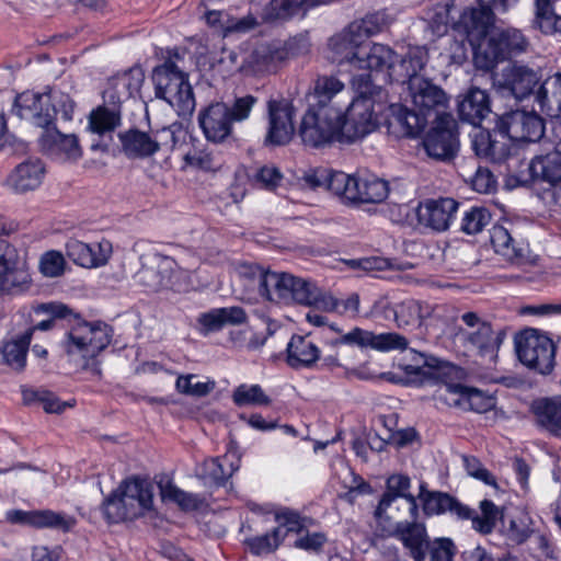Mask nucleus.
<instances>
[{
  "instance_id": "nucleus-1",
  "label": "nucleus",
  "mask_w": 561,
  "mask_h": 561,
  "mask_svg": "<svg viewBox=\"0 0 561 561\" xmlns=\"http://www.w3.org/2000/svg\"><path fill=\"white\" fill-rule=\"evenodd\" d=\"M75 107V101L59 90L53 89L44 93L26 91L15 98L13 113L45 129L42 142L51 153L62 154L68 160H77L81 157L77 136L49 128L58 115L66 122L71 121Z\"/></svg>"
},
{
  "instance_id": "nucleus-2",
  "label": "nucleus",
  "mask_w": 561,
  "mask_h": 561,
  "mask_svg": "<svg viewBox=\"0 0 561 561\" xmlns=\"http://www.w3.org/2000/svg\"><path fill=\"white\" fill-rule=\"evenodd\" d=\"M35 313H45L50 316L49 319L38 322L33 328L32 333L36 330L48 331L53 329L55 319H69V330L62 341V347L70 358L80 356L82 359V368L92 375L101 377L102 365L104 362V331L101 321L88 322L78 314H73L72 310L62 302H46L34 308Z\"/></svg>"
},
{
  "instance_id": "nucleus-3",
  "label": "nucleus",
  "mask_w": 561,
  "mask_h": 561,
  "mask_svg": "<svg viewBox=\"0 0 561 561\" xmlns=\"http://www.w3.org/2000/svg\"><path fill=\"white\" fill-rule=\"evenodd\" d=\"M353 87L358 92L348 105L344 121L341 118L342 140L353 142L364 138L377 127V117L374 113L373 95L376 85L373 83L370 73L356 76L352 80Z\"/></svg>"
},
{
  "instance_id": "nucleus-4",
  "label": "nucleus",
  "mask_w": 561,
  "mask_h": 561,
  "mask_svg": "<svg viewBox=\"0 0 561 561\" xmlns=\"http://www.w3.org/2000/svg\"><path fill=\"white\" fill-rule=\"evenodd\" d=\"M152 80L156 96L168 102L179 116H191L195 110L196 101L193 88L188 82V75L181 70L172 60L154 68Z\"/></svg>"
},
{
  "instance_id": "nucleus-5",
  "label": "nucleus",
  "mask_w": 561,
  "mask_h": 561,
  "mask_svg": "<svg viewBox=\"0 0 561 561\" xmlns=\"http://www.w3.org/2000/svg\"><path fill=\"white\" fill-rule=\"evenodd\" d=\"M152 484L142 479L124 481L107 497V522L119 523L141 516L152 507Z\"/></svg>"
},
{
  "instance_id": "nucleus-6",
  "label": "nucleus",
  "mask_w": 561,
  "mask_h": 561,
  "mask_svg": "<svg viewBox=\"0 0 561 561\" xmlns=\"http://www.w3.org/2000/svg\"><path fill=\"white\" fill-rule=\"evenodd\" d=\"M343 111L335 106H310L302 116L298 135L305 146L321 148L343 141L341 135Z\"/></svg>"
},
{
  "instance_id": "nucleus-7",
  "label": "nucleus",
  "mask_w": 561,
  "mask_h": 561,
  "mask_svg": "<svg viewBox=\"0 0 561 561\" xmlns=\"http://www.w3.org/2000/svg\"><path fill=\"white\" fill-rule=\"evenodd\" d=\"M465 327H458L455 337L467 350L476 351L483 358L495 362L505 332L494 331L491 323L477 312L468 311L460 317Z\"/></svg>"
},
{
  "instance_id": "nucleus-8",
  "label": "nucleus",
  "mask_w": 561,
  "mask_h": 561,
  "mask_svg": "<svg viewBox=\"0 0 561 561\" xmlns=\"http://www.w3.org/2000/svg\"><path fill=\"white\" fill-rule=\"evenodd\" d=\"M141 267L136 274L137 282L150 291L171 289L181 291L185 287V272L176 267L169 256L148 252L140 256Z\"/></svg>"
},
{
  "instance_id": "nucleus-9",
  "label": "nucleus",
  "mask_w": 561,
  "mask_h": 561,
  "mask_svg": "<svg viewBox=\"0 0 561 561\" xmlns=\"http://www.w3.org/2000/svg\"><path fill=\"white\" fill-rule=\"evenodd\" d=\"M527 45V39L516 28L495 32L486 39L484 45L481 44L476 49L474 65L479 69L489 71L510 55L525 51Z\"/></svg>"
},
{
  "instance_id": "nucleus-10",
  "label": "nucleus",
  "mask_w": 561,
  "mask_h": 561,
  "mask_svg": "<svg viewBox=\"0 0 561 561\" xmlns=\"http://www.w3.org/2000/svg\"><path fill=\"white\" fill-rule=\"evenodd\" d=\"M519 360L539 374H550L556 363V345L546 334L536 329L526 330L516 340Z\"/></svg>"
},
{
  "instance_id": "nucleus-11",
  "label": "nucleus",
  "mask_w": 561,
  "mask_h": 561,
  "mask_svg": "<svg viewBox=\"0 0 561 561\" xmlns=\"http://www.w3.org/2000/svg\"><path fill=\"white\" fill-rule=\"evenodd\" d=\"M496 128L512 141L536 142L543 137L546 124L534 110L516 108L499 116Z\"/></svg>"
},
{
  "instance_id": "nucleus-12",
  "label": "nucleus",
  "mask_w": 561,
  "mask_h": 561,
  "mask_svg": "<svg viewBox=\"0 0 561 561\" xmlns=\"http://www.w3.org/2000/svg\"><path fill=\"white\" fill-rule=\"evenodd\" d=\"M387 491L381 496L375 510L377 519L391 520L396 516L388 513V508L396 505V510L402 512L401 517L419 518L416 499L409 493L410 478L402 474H392L387 479Z\"/></svg>"
},
{
  "instance_id": "nucleus-13",
  "label": "nucleus",
  "mask_w": 561,
  "mask_h": 561,
  "mask_svg": "<svg viewBox=\"0 0 561 561\" xmlns=\"http://www.w3.org/2000/svg\"><path fill=\"white\" fill-rule=\"evenodd\" d=\"M407 83L408 96L414 108L423 116L435 114L436 119L445 115L449 98L446 92L432 80L426 78H413Z\"/></svg>"
},
{
  "instance_id": "nucleus-14",
  "label": "nucleus",
  "mask_w": 561,
  "mask_h": 561,
  "mask_svg": "<svg viewBox=\"0 0 561 561\" xmlns=\"http://www.w3.org/2000/svg\"><path fill=\"white\" fill-rule=\"evenodd\" d=\"M7 224L0 216V236L8 233ZM30 283V275L16 250L0 239V290L13 293L23 290Z\"/></svg>"
},
{
  "instance_id": "nucleus-15",
  "label": "nucleus",
  "mask_w": 561,
  "mask_h": 561,
  "mask_svg": "<svg viewBox=\"0 0 561 561\" xmlns=\"http://www.w3.org/2000/svg\"><path fill=\"white\" fill-rule=\"evenodd\" d=\"M296 111L287 100H270L267 102V130L264 138L266 146H285L295 134L294 117Z\"/></svg>"
},
{
  "instance_id": "nucleus-16",
  "label": "nucleus",
  "mask_w": 561,
  "mask_h": 561,
  "mask_svg": "<svg viewBox=\"0 0 561 561\" xmlns=\"http://www.w3.org/2000/svg\"><path fill=\"white\" fill-rule=\"evenodd\" d=\"M423 147L430 158L447 161L455 157L458 140L456 121L451 114H445L436 119L435 126L427 133Z\"/></svg>"
},
{
  "instance_id": "nucleus-17",
  "label": "nucleus",
  "mask_w": 561,
  "mask_h": 561,
  "mask_svg": "<svg viewBox=\"0 0 561 561\" xmlns=\"http://www.w3.org/2000/svg\"><path fill=\"white\" fill-rule=\"evenodd\" d=\"M332 348L340 345H357L359 347H371L377 351L387 352L392 350L404 351L409 346V341L405 336L396 333L387 332L375 334L374 332L354 328L351 332L342 334L339 337L331 339L325 342Z\"/></svg>"
},
{
  "instance_id": "nucleus-18",
  "label": "nucleus",
  "mask_w": 561,
  "mask_h": 561,
  "mask_svg": "<svg viewBox=\"0 0 561 561\" xmlns=\"http://www.w3.org/2000/svg\"><path fill=\"white\" fill-rule=\"evenodd\" d=\"M279 302H296L305 306L334 307L332 297H325L311 282L284 273L283 290Z\"/></svg>"
},
{
  "instance_id": "nucleus-19",
  "label": "nucleus",
  "mask_w": 561,
  "mask_h": 561,
  "mask_svg": "<svg viewBox=\"0 0 561 561\" xmlns=\"http://www.w3.org/2000/svg\"><path fill=\"white\" fill-rule=\"evenodd\" d=\"M198 124L207 140L213 142L226 140L232 131L228 103L216 102L203 108L198 114Z\"/></svg>"
},
{
  "instance_id": "nucleus-20",
  "label": "nucleus",
  "mask_w": 561,
  "mask_h": 561,
  "mask_svg": "<svg viewBox=\"0 0 561 561\" xmlns=\"http://www.w3.org/2000/svg\"><path fill=\"white\" fill-rule=\"evenodd\" d=\"M540 81L538 71L524 65H510L502 71L500 85L517 100H524L534 93Z\"/></svg>"
},
{
  "instance_id": "nucleus-21",
  "label": "nucleus",
  "mask_w": 561,
  "mask_h": 561,
  "mask_svg": "<svg viewBox=\"0 0 561 561\" xmlns=\"http://www.w3.org/2000/svg\"><path fill=\"white\" fill-rule=\"evenodd\" d=\"M490 240L494 251L514 265L531 266L537 262V257L531 255L528 245L516 243L507 229L502 226H493Z\"/></svg>"
},
{
  "instance_id": "nucleus-22",
  "label": "nucleus",
  "mask_w": 561,
  "mask_h": 561,
  "mask_svg": "<svg viewBox=\"0 0 561 561\" xmlns=\"http://www.w3.org/2000/svg\"><path fill=\"white\" fill-rule=\"evenodd\" d=\"M389 111L386 127L394 138L416 137L427 124V118L416 110H409L401 104L390 105Z\"/></svg>"
},
{
  "instance_id": "nucleus-23",
  "label": "nucleus",
  "mask_w": 561,
  "mask_h": 561,
  "mask_svg": "<svg viewBox=\"0 0 561 561\" xmlns=\"http://www.w3.org/2000/svg\"><path fill=\"white\" fill-rule=\"evenodd\" d=\"M457 208L458 203L453 198L426 199L417 208V220L435 231H445Z\"/></svg>"
},
{
  "instance_id": "nucleus-24",
  "label": "nucleus",
  "mask_w": 561,
  "mask_h": 561,
  "mask_svg": "<svg viewBox=\"0 0 561 561\" xmlns=\"http://www.w3.org/2000/svg\"><path fill=\"white\" fill-rule=\"evenodd\" d=\"M117 76L121 80H124L125 91H119V95L116 100L114 94L110 95L111 101L107 102V133L122 125V103L133 96L134 93L138 92L145 80L144 70L138 66H134Z\"/></svg>"
},
{
  "instance_id": "nucleus-25",
  "label": "nucleus",
  "mask_w": 561,
  "mask_h": 561,
  "mask_svg": "<svg viewBox=\"0 0 561 561\" xmlns=\"http://www.w3.org/2000/svg\"><path fill=\"white\" fill-rule=\"evenodd\" d=\"M446 306L430 305L415 299H407L392 309L399 328L421 325L426 319H443Z\"/></svg>"
},
{
  "instance_id": "nucleus-26",
  "label": "nucleus",
  "mask_w": 561,
  "mask_h": 561,
  "mask_svg": "<svg viewBox=\"0 0 561 561\" xmlns=\"http://www.w3.org/2000/svg\"><path fill=\"white\" fill-rule=\"evenodd\" d=\"M408 518L396 524L392 536L398 538L410 551L414 561H424L430 547L425 525L417 523V519Z\"/></svg>"
},
{
  "instance_id": "nucleus-27",
  "label": "nucleus",
  "mask_w": 561,
  "mask_h": 561,
  "mask_svg": "<svg viewBox=\"0 0 561 561\" xmlns=\"http://www.w3.org/2000/svg\"><path fill=\"white\" fill-rule=\"evenodd\" d=\"M364 44V39L354 30V25L351 22L341 32L330 37L328 47L339 62L346 61L356 66L359 59L358 51L363 50Z\"/></svg>"
},
{
  "instance_id": "nucleus-28",
  "label": "nucleus",
  "mask_w": 561,
  "mask_h": 561,
  "mask_svg": "<svg viewBox=\"0 0 561 561\" xmlns=\"http://www.w3.org/2000/svg\"><path fill=\"white\" fill-rule=\"evenodd\" d=\"M358 54L359 59L355 67L377 72L388 70L390 77L397 73L398 55L388 45L379 43H373L368 47L364 45Z\"/></svg>"
},
{
  "instance_id": "nucleus-29",
  "label": "nucleus",
  "mask_w": 561,
  "mask_h": 561,
  "mask_svg": "<svg viewBox=\"0 0 561 561\" xmlns=\"http://www.w3.org/2000/svg\"><path fill=\"white\" fill-rule=\"evenodd\" d=\"M119 151L130 159H144L151 157L159 149V142L148 133L130 128L118 133Z\"/></svg>"
},
{
  "instance_id": "nucleus-30",
  "label": "nucleus",
  "mask_w": 561,
  "mask_h": 561,
  "mask_svg": "<svg viewBox=\"0 0 561 561\" xmlns=\"http://www.w3.org/2000/svg\"><path fill=\"white\" fill-rule=\"evenodd\" d=\"M45 167L38 159L26 160L10 173L8 185L16 193L36 190L43 182Z\"/></svg>"
},
{
  "instance_id": "nucleus-31",
  "label": "nucleus",
  "mask_w": 561,
  "mask_h": 561,
  "mask_svg": "<svg viewBox=\"0 0 561 561\" xmlns=\"http://www.w3.org/2000/svg\"><path fill=\"white\" fill-rule=\"evenodd\" d=\"M490 113V98L479 88H471L458 103L459 118L473 126H479Z\"/></svg>"
},
{
  "instance_id": "nucleus-32",
  "label": "nucleus",
  "mask_w": 561,
  "mask_h": 561,
  "mask_svg": "<svg viewBox=\"0 0 561 561\" xmlns=\"http://www.w3.org/2000/svg\"><path fill=\"white\" fill-rule=\"evenodd\" d=\"M445 388L449 394L457 396L456 399L448 402L450 405L484 413L490 411L495 404L493 397L476 388L466 387L460 383H446Z\"/></svg>"
},
{
  "instance_id": "nucleus-33",
  "label": "nucleus",
  "mask_w": 561,
  "mask_h": 561,
  "mask_svg": "<svg viewBox=\"0 0 561 561\" xmlns=\"http://www.w3.org/2000/svg\"><path fill=\"white\" fill-rule=\"evenodd\" d=\"M286 363L294 369L310 368L320 358L319 347L308 335H293L286 348Z\"/></svg>"
},
{
  "instance_id": "nucleus-34",
  "label": "nucleus",
  "mask_w": 561,
  "mask_h": 561,
  "mask_svg": "<svg viewBox=\"0 0 561 561\" xmlns=\"http://www.w3.org/2000/svg\"><path fill=\"white\" fill-rule=\"evenodd\" d=\"M529 172L534 180H540L554 186L561 185V151L554 149L538 154L529 163Z\"/></svg>"
},
{
  "instance_id": "nucleus-35",
  "label": "nucleus",
  "mask_w": 561,
  "mask_h": 561,
  "mask_svg": "<svg viewBox=\"0 0 561 561\" xmlns=\"http://www.w3.org/2000/svg\"><path fill=\"white\" fill-rule=\"evenodd\" d=\"M493 23V10L483 1L480 2L479 8L465 10L459 18V24L466 33L477 39L485 37Z\"/></svg>"
},
{
  "instance_id": "nucleus-36",
  "label": "nucleus",
  "mask_w": 561,
  "mask_h": 561,
  "mask_svg": "<svg viewBox=\"0 0 561 561\" xmlns=\"http://www.w3.org/2000/svg\"><path fill=\"white\" fill-rule=\"evenodd\" d=\"M535 100L541 112L561 118V73L545 79L535 93Z\"/></svg>"
},
{
  "instance_id": "nucleus-37",
  "label": "nucleus",
  "mask_w": 561,
  "mask_h": 561,
  "mask_svg": "<svg viewBox=\"0 0 561 561\" xmlns=\"http://www.w3.org/2000/svg\"><path fill=\"white\" fill-rule=\"evenodd\" d=\"M248 316L239 306L216 308L198 317V323L206 332H215L225 325H239L247 321Z\"/></svg>"
},
{
  "instance_id": "nucleus-38",
  "label": "nucleus",
  "mask_w": 561,
  "mask_h": 561,
  "mask_svg": "<svg viewBox=\"0 0 561 561\" xmlns=\"http://www.w3.org/2000/svg\"><path fill=\"white\" fill-rule=\"evenodd\" d=\"M534 412L539 425L554 436L561 437V396L537 401Z\"/></svg>"
},
{
  "instance_id": "nucleus-39",
  "label": "nucleus",
  "mask_w": 561,
  "mask_h": 561,
  "mask_svg": "<svg viewBox=\"0 0 561 561\" xmlns=\"http://www.w3.org/2000/svg\"><path fill=\"white\" fill-rule=\"evenodd\" d=\"M249 275L251 276L252 282L256 285L262 297L270 301L279 302L283 290L284 273L277 274L263 271L257 266H250Z\"/></svg>"
},
{
  "instance_id": "nucleus-40",
  "label": "nucleus",
  "mask_w": 561,
  "mask_h": 561,
  "mask_svg": "<svg viewBox=\"0 0 561 561\" xmlns=\"http://www.w3.org/2000/svg\"><path fill=\"white\" fill-rule=\"evenodd\" d=\"M557 0H535L533 26L545 35L561 34V15L554 10Z\"/></svg>"
},
{
  "instance_id": "nucleus-41",
  "label": "nucleus",
  "mask_w": 561,
  "mask_h": 561,
  "mask_svg": "<svg viewBox=\"0 0 561 561\" xmlns=\"http://www.w3.org/2000/svg\"><path fill=\"white\" fill-rule=\"evenodd\" d=\"M353 203H381L389 194L388 182L374 175L356 178Z\"/></svg>"
},
{
  "instance_id": "nucleus-42",
  "label": "nucleus",
  "mask_w": 561,
  "mask_h": 561,
  "mask_svg": "<svg viewBox=\"0 0 561 561\" xmlns=\"http://www.w3.org/2000/svg\"><path fill=\"white\" fill-rule=\"evenodd\" d=\"M31 340L32 330H27L16 339L5 342L1 348L3 363L14 370H23Z\"/></svg>"
},
{
  "instance_id": "nucleus-43",
  "label": "nucleus",
  "mask_w": 561,
  "mask_h": 561,
  "mask_svg": "<svg viewBox=\"0 0 561 561\" xmlns=\"http://www.w3.org/2000/svg\"><path fill=\"white\" fill-rule=\"evenodd\" d=\"M66 251L68 257L82 267L91 268L102 264L101 244L95 250L84 242L71 239L66 243Z\"/></svg>"
},
{
  "instance_id": "nucleus-44",
  "label": "nucleus",
  "mask_w": 561,
  "mask_h": 561,
  "mask_svg": "<svg viewBox=\"0 0 561 561\" xmlns=\"http://www.w3.org/2000/svg\"><path fill=\"white\" fill-rule=\"evenodd\" d=\"M354 30L359 33L364 42L390 26L392 18L383 10L366 14L352 22Z\"/></svg>"
},
{
  "instance_id": "nucleus-45",
  "label": "nucleus",
  "mask_w": 561,
  "mask_h": 561,
  "mask_svg": "<svg viewBox=\"0 0 561 561\" xmlns=\"http://www.w3.org/2000/svg\"><path fill=\"white\" fill-rule=\"evenodd\" d=\"M302 7L301 0H271L262 10L263 22L275 23L294 16Z\"/></svg>"
},
{
  "instance_id": "nucleus-46",
  "label": "nucleus",
  "mask_w": 561,
  "mask_h": 561,
  "mask_svg": "<svg viewBox=\"0 0 561 561\" xmlns=\"http://www.w3.org/2000/svg\"><path fill=\"white\" fill-rule=\"evenodd\" d=\"M286 54L287 53L284 50L283 43L272 42L263 43L256 46L251 55V58L253 64L261 69L270 68L287 60Z\"/></svg>"
},
{
  "instance_id": "nucleus-47",
  "label": "nucleus",
  "mask_w": 561,
  "mask_h": 561,
  "mask_svg": "<svg viewBox=\"0 0 561 561\" xmlns=\"http://www.w3.org/2000/svg\"><path fill=\"white\" fill-rule=\"evenodd\" d=\"M481 516L473 515L472 527L481 534H490L497 520L504 524L505 516L492 501L483 500L480 502Z\"/></svg>"
},
{
  "instance_id": "nucleus-48",
  "label": "nucleus",
  "mask_w": 561,
  "mask_h": 561,
  "mask_svg": "<svg viewBox=\"0 0 561 561\" xmlns=\"http://www.w3.org/2000/svg\"><path fill=\"white\" fill-rule=\"evenodd\" d=\"M85 131L92 137L90 149L104 151L103 136L105 134V104L93 108L88 115Z\"/></svg>"
},
{
  "instance_id": "nucleus-49",
  "label": "nucleus",
  "mask_w": 561,
  "mask_h": 561,
  "mask_svg": "<svg viewBox=\"0 0 561 561\" xmlns=\"http://www.w3.org/2000/svg\"><path fill=\"white\" fill-rule=\"evenodd\" d=\"M75 525L72 517L57 513L50 510L33 511L32 527L36 528H55L68 531Z\"/></svg>"
},
{
  "instance_id": "nucleus-50",
  "label": "nucleus",
  "mask_w": 561,
  "mask_h": 561,
  "mask_svg": "<svg viewBox=\"0 0 561 561\" xmlns=\"http://www.w3.org/2000/svg\"><path fill=\"white\" fill-rule=\"evenodd\" d=\"M490 210L482 206H473L463 213L460 230L467 234L480 233L491 224Z\"/></svg>"
},
{
  "instance_id": "nucleus-51",
  "label": "nucleus",
  "mask_w": 561,
  "mask_h": 561,
  "mask_svg": "<svg viewBox=\"0 0 561 561\" xmlns=\"http://www.w3.org/2000/svg\"><path fill=\"white\" fill-rule=\"evenodd\" d=\"M356 178L351 176L344 172H335L329 170V178L327 182V190L340 196L346 202L353 203L356 195Z\"/></svg>"
},
{
  "instance_id": "nucleus-52",
  "label": "nucleus",
  "mask_w": 561,
  "mask_h": 561,
  "mask_svg": "<svg viewBox=\"0 0 561 561\" xmlns=\"http://www.w3.org/2000/svg\"><path fill=\"white\" fill-rule=\"evenodd\" d=\"M163 500L176 503L183 511L197 510L201 501L197 495L185 492L172 482L159 483Z\"/></svg>"
},
{
  "instance_id": "nucleus-53",
  "label": "nucleus",
  "mask_w": 561,
  "mask_h": 561,
  "mask_svg": "<svg viewBox=\"0 0 561 561\" xmlns=\"http://www.w3.org/2000/svg\"><path fill=\"white\" fill-rule=\"evenodd\" d=\"M286 534L280 527H275L271 533L255 536L247 540L250 551L255 556L274 552L285 539Z\"/></svg>"
},
{
  "instance_id": "nucleus-54",
  "label": "nucleus",
  "mask_w": 561,
  "mask_h": 561,
  "mask_svg": "<svg viewBox=\"0 0 561 561\" xmlns=\"http://www.w3.org/2000/svg\"><path fill=\"white\" fill-rule=\"evenodd\" d=\"M419 499L423 504V512L426 515H438L446 513L453 503V496L443 492L427 491L424 484L420 486Z\"/></svg>"
},
{
  "instance_id": "nucleus-55",
  "label": "nucleus",
  "mask_w": 561,
  "mask_h": 561,
  "mask_svg": "<svg viewBox=\"0 0 561 561\" xmlns=\"http://www.w3.org/2000/svg\"><path fill=\"white\" fill-rule=\"evenodd\" d=\"M427 62V54L421 48L411 49L399 62L400 75L411 81L413 78H423L419 72L424 68Z\"/></svg>"
},
{
  "instance_id": "nucleus-56",
  "label": "nucleus",
  "mask_w": 561,
  "mask_h": 561,
  "mask_svg": "<svg viewBox=\"0 0 561 561\" xmlns=\"http://www.w3.org/2000/svg\"><path fill=\"white\" fill-rule=\"evenodd\" d=\"M344 89V84L335 77H320L314 84L317 104L312 106H331L332 99Z\"/></svg>"
},
{
  "instance_id": "nucleus-57",
  "label": "nucleus",
  "mask_w": 561,
  "mask_h": 561,
  "mask_svg": "<svg viewBox=\"0 0 561 561\" xmlns=\"http://www.w3.org/2000/svg\"><path fill=\"white\" fill-rule=\"evenodd\" d=\"M233 402L238 407L242 405H268L271 399L264 393L259 385H241L233 391Z\"/></svg>"
},
{
  "instance_id": "nucleus-58",
  "label": "nucleus",
  "mask_w": 561,
  "mask_h": 561,
  "mask_svg": "<svg viewBox=\"0 0 561 561\" xmlns=\"http://www.w3.org/2000/svg\"><path fill=\"white\" fill-rule=\"evenodd\" d=\"M234 468L231 467L230 471L224 469V465L219 458L205 460L202 466V471L198 476L215 485H224L226 481L232 476Z\"/></svg>"
},
{
  "instance_id": "nucleus-59",
  "label": "nucleus",
  "mask_w": 561,
  "mask_h": 561,
  "mask_svg": "<svg viewBox=\"0 0 561 561\" xmlns=\"http://www.w3.org/2000/svg\"><path fill=\"white\" fill-rule=\"evenodd\" d=\"M195 378V375L179 376L175 383L176 390L187 396L204 397L215 388L214 381L193 382Z\"/></svg>"
},
{
  "instance_id": "nucleus-60",
  "label": "nucleus",
  "mask_w": 561,
  "mask_h": 561,
  "mask_svg": "<svg viewBox=\"0 0 561 561\" xmlns=\"http://www.w3.org/2000/svg\"><path fill=\"white\" fill-rule=\"evenodd\" d=\"M256 102L257 99L251 94L236 98L231 104H228V116L231 123H241L248 119Z\"/></svg>"
},
{
  "instance_id": "nucleus-61",
  "label": "nucleus",
  "mask_w": 561,
  "mask_h": 561,
  "mask_svg": "<svg viewBox=\"0 0 561 561\" xmlns=\"http://www.w3.org/2000/svg\"><path fill=\"white\" fill-rule=\"evenodd\" d=\"M453 8V3L437 4L435 7L428 23L434 35L442 36L447 32L448 24L454 20L450 16Z\"/></svg>"
},
{
  "instance_id": "nucleus-62",
  "label": "nucleus",
  "mask_w": 561,
  "mask_h": 561,
  "mask_svg": "<svg viewBox=\"0 0 561 561\" xmlns=\"http://www.w3.org/2000/svg\"><path fill=\"white\" fill-rule=\"evenodd\" d=\"M66 261L58 251H48L42 255L39 270L46 277H58L65 271Z\"/></svg>"
},
{
  "instance_id": "nucleus-63",
  "label": "nucleus",
  "mask_w": 561,
  "mask_h": 561,
  "mask_svg": "<svg viewBox=\"0 0 561 561\" xmlns=\"http://www.w3.org/2000/svg\"><path fill=\"white\" fill-rule=\"evenodd\" d=\"M511 139L496 128L492 134L489 159L492 162L501 163L511 153Z\"/></svg>"
},
{
  "instance_id": "nucleus-64",
  "label": "nucleus",
  "mask_w": 561,
  "mask_h": 561,
  "mask_svg": "<svg viewBox=\"0 0 561 561\" xmlns=\"http://www.w3.org/2000/svg\"><path fill=\"white\" fill-rule=\"evenodd\" d=\"M275 520L278 523L280 529L283 527L286 528V531H284L286 535L288 533H300L305 527L304 518L299 513L289 508L277 511L275 513Z\"/></svg>"
}]
</instances>
